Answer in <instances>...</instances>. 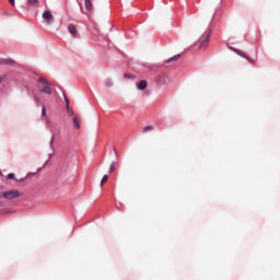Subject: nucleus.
Masks as SVG:
<instances>
[{"mask_svg": "<svg viewBox=\"0 0 280 280\" xmlns=\"http://www.w3.org/2000/svg\"><path fill=\"white\" fill-rule=\"evenodd\" d=\"M37 89L38 91H40V93H46V95H51V86H49V82H47L45 78L38 79Z\"/></svg>", "mask_w": 280, "mask_h": 280, "instance_id": "f257e3e1", "label": "nucleus"}, {"mask_svg": "<svg viewBox=\"0 0 280 280\" xmlns=\"http://www.w3.org/2000/svg\"><path fill=\"white\" fill-rule=\"evenodd\" d=\"M21 192L19 190H9L0 192V198L4 200H14V198H20Z\"/></svg>", "mask_w": 280, "mask_h": 280, "instance_id": "f03ea898", "label": "nucleus"}, {"mask_svg": "<svg viewBox=\"0 0 280 280\" xmlns=\"http://www.w3.org/2000/svg\"><path fill=\"white\" fill-rule=\"evenodd\" d=\"M42 19H44L47 25H51V23H54V15L51 14V11H45L42 15Z\"/></svg>", "mask_w": 280, "mask_h": 280, "instance_id": "7ed1b4c3", "label": "nucleus"}, {"mask_svg": "<svg viewBox=\"0 0 280 280\" xmlns=\"http://www.w3.org/2000/svg\"><path fill=\"white\" fill-rule=\"evenodd\" d=\"M207 45H209V34H205V35L201 37V40H200V49H207Z\"/></svg>", "mask_w": 280, "mask_h": 280, "instance_id": "20e7f679", "label": "nucleus"}, {"mask_svg": "<svg viewBox=\"0 0 280 280\" xmlns=\"http://www.w3.org/2000/svg\"><path fill=\"white\" fill-rule=\"evenodd\" d=\"M68 32L71 34V36H73V38H78V28L75 27V25L70 24L68 26Z\"/></svg>", "mask_w": 280, "mask_h": 280, "instance_id": "39448f33", "label": "nucleus"}, {"mask_svg": "<svg viewBox=\"0 0 280 280\" xmlns=\"http://www.w3.org/2000/svg\"><path fill=\"white\" fill-rule=\"evenodd\" d=\"M159 84H168L170 77L167 74H162L158 78Z\"/></svg>", "mask_w": 280, "mask_h": 280, "instance_id": "423d86ee", "label": "nucleus"}, {"mask_svg": "<svg viewBox=\"0 0 280 280\" xmlns=\"http://www.w3.org/2000/svg\"><path fill=\"white\" fill-rule=\"evenodd\" d=\"M138 89L139 91H145V89H148V81L145 80L140 81L138 84Z\"/></svg>", "mask_w": 280, "mask_h": 280, "instance_id": "0eeeda50", "label": "nucleus"}, {"mask_svg": "<svg viewBox=\"0 0 280 280\" xmlns=\"http://www.w3.org/2000/svg\"><path fill=\"white\" fill-rule=\"evenodd\" d=\"M88 12H93V0H84Z\"/></svg>", "mask_w": 280, "mask_h": 280, "instance_id": "6e6552de", "label": "nucleus"}, {"mask_svg": "<svg viewBox=\"0 0 280 280\" xmlns=\"http://www.w3.org/2000/svg\"><path fill=\"white\" fill-rule=\"evenodd\" d=\"M236 54H238V56H242L243 58H246V60H248L249 62L255 63V61L250 58H248V56H246V52H242L240 50L236 51Z\"/></svg>", "mask_w": 280, "mask_h": 280, "instance_id": "1a4fd4ad", "label": "nucleus"}, {"mask_svg": "<svg viewBox=\"0 0 280 280\" xmlns=\"http://www.w3.org/2000/svg\"><path fill=\"white\" fill-rule=\"evenodd\" d=\"M27 5L28 8H36V5H38V0H28Z\"/></svg>", "mask_w": 280, "mask_h": 280, "instance_id": "9d476101", "label": "nucleus"}, {"mask_svg": "<svg viewBox=\"0 0 280 280\" xmlns=\"http://www.w3.org/2000/svg\"><path fill=\"white\" fill-rule=\"evenodd\" d=\"M0 65H14L12 59H0Z\"/></svg>", "mask_w": 280, "mask_h": 280, "instance_id": "9b49d317", "label": "nucleus"}, {"mask_svg": "<svg viewBox=\"0 0 280 280\" xmlns=\"http://www.w3.org/2000/svg\"><path fill=\"white\" fill-rule=\"evenodd\" d=\"M73 126L77 130H80V119L78 117L73 118Z\"/></svg>", "mask_w": 280, "mask_h": 280, "instance_id": "f8f14e48", "label": "nucleus"}, {"mask_svg": "<svg viewBox=\"0 0 280 280\" xmlns=\"http://www.w3.org/2000/svg\"><path fill=\"white\" fill-rule=\"evenodd\" d=\"M176 60H180V55H175L174 57L170 58L167 62H176Z\"/></svg>", "mask_w": 280, "mask_h": 280, "instance_id": "ddd939ff", "label": "nucleus"}, {"mask_svg": "<svg viewBox=\"0 0 280 280\" xmlns=\"http://www.w3.org/2000/svg\"><path fill=\"white\" fill-rule=\"evenodd\" d=\"M108 182V175H104L102 180H101V187H104V183Z\"/></svg>", "mask_w": 280, "mask_h": 280, "instance_id": "4468645a", "label": "nucleus"}, {"mask_svg": "<svg viewBox=\"0 0 280 280\" xmlns=\"http://www.w3.org/2000/svg\"><path fill=\"white\" fill-rule=\"evenodd\" d=\"M5 80H8V74H1L0 75V84H3V82H5Z\"/></svg>", "mask_w": 280, "mask_h": 280, "instance_id": "2eb2a0df", "label": "nucleus"}, {"mask_svg": "<svg viewBox=\"0 0 280 280\" xmlns=\"http://www.w3.org/2000/svg\"><path fill=\"white\" fill-rule=\"evenodd\" d=\"M152 130H154V127H152V126H147L143 128V132H150Z\"/></svg>", "mask_w": 280, "mask_h": 280, "instance_id": "dca6fc26", "label": "nucleus"}, {"mask_svg": "<svg viewBox=\"0 0 280 280\" xmlns=\"http://www.w3.org/2000/svg\"><path fill=\"white\" fill-rule=\"evenodd\" d=\"M108 172L109 174H113V172H115V162L110 164Z\"/></svg>", "mask_w": 280, "mask_h": 280, "instance_id": "f3484780", "label": "nucleus"}, {"mask_svg": "<svg viewBox=\"0 0 280 280\" xmlns=\"http://www.w3.org/2000/svg\"><path fill=\"white\" fill-rule=\"evenodd\" d=\"M7 178H9L10 180H14V173L8 174Z\"/></svg>", "mask_w": 280, "mask_h": 280, "instance_id": "a211bd4d", "label": "nucleus"}, {"mask_svg": "<svg viewBox=\"0 0 280 280\" xmlns=\"http://www.w3.org/2000/svg\"><path fill=\"white\" fill-rule=\"evenodd\" d=\"M42 115H43V117H45L47 115V109H45V105H43Z\"/></svg>", "mask_w": 280, "mask_h": 280, "instance_id": "6ab92c4d", "label": "nucleus"}, {"mask_svg": "<svg viewBox=\"0 0 280 280\" xmlns=\"http://www.w3.org/2000/svg\"><path fill=\"white\" fill-rule=\"evenodd\" d=\"M125 78L131 79V78H135V75H132V74H130V73H125Z\"/></svg>", "mask_w": 280, "mask_h": 280, "instance_id": "aec40b11", "label": "nucleus"}, {"mask_svg": "<svg viewBox=\"0 0 280 280\" xmlns=\"http://www.w3.org/2000/svg\"><path fill=\"white\" fill-rule=\"evenodd\" d=\"M66 106L69 109V98H66Z\"/></svg>", "mask_w": 280, "mask_h": 280, "instance_id": "412c9836", "label": "nucleus"}, {"mask_svg": "<svg viewBox=\"0 0 280 280\" xmlns=\"http://www.w3.org/2000/svg\"><path fill=\"white\" fill-rule=\"evenodd\" d=\"M9 3H11V5H15V1L14 0H9Z\"/></svg>", "mask_w": 280, "mask_h": 280, "instance_id": "4be33fe9", "label": "nucleus"}, {"mask_svg": "<svg viewBox=\"0 0 280 280\" xmlns=\"http://www.w3.org/2000/svg\"><path fill=\"white\" fill-rule=\"evenodd\" d=\"M108 86H112V83H107Z\"/></svg>", "mask_w": 280, "mask_h": 280, "instance_id": "5701e85b", "label": "nucleus"}, {"mask_svg": "<svg viewBox=\"0 0 280 280\" xmlns=\"http://www.w3.org/2000/svg\"><path fill=\"white\" fill-rule=\"evenodd\" d=\"M0 207H3V203H2V202H0Z\"/></svg>", "mask_w": 280, "mask_h": 280, "instance_id": "b1692460", "label": "nucleus"}, {"mask_svg": "<svg viewBox=\"0 0 280 280\" xmlns=\"http://www.w3.org/2000/svg\"><path fill=\"white\" fill-rule=\"evenodd\" d=\"M0 189H3V186L0 185Z\"/></svg>", "mask_w": 280, "mask_h": 280, "instance_id": "393cba45", "label": "nucleus"}, {"mask_svg": "<svg viewBox=\"0 0 280 280\" xmlns=\"http://www.w3.org/2000/svg\"><path fill=\"white\" fill-rule=\"evenodd\" d=\"M120 206H117V208L119 209V207H121V203H119Z\"/></svg>", "mask_w": 280, "mask_h": 280, "instance_id": "a878e982", "label": "nucleus"}, {"mask_svg": "<svg viewBox=\"0 0 280 280\" xmlns=\"http://www.w3.org/2000/svg\"><path fill=\"white\" fill-rule=\"evenodd\" d=\"M120 206H117V208L119 209V207H121V203H119Z\"/></svg>", "mask_w": 280, "mask_h": 280, "instance_id": "bb28decb", "label": "nucleus"}, {"mask_svg": "<svg viewBox=\"0 0 280 280\" xmlns=\"http://www.w3.org/2000/svg\"><path fill=\"white\" fill-rule=\"evenodd\" d=\"M120 206H117V208L119 209V207H121V203H119Z\"/></svg>", "mask_w": 280, "mask_h": 280, "instance_id": "cd10ccee", "label": "nucleus"}, {"mask_svg": "<svg viewBox=\"0 0 280 280\" xmlns=\"http://www.w3.org/2000/svg\"><path fill=\"white\" fill-rule=\"evenodd\" d=\"M0 176H1V172H0Z\"/></svg>", "mask_w": 280, "mask_h": 280, "instance_id": "c85d7f7f", "label": "nucleus"}]
</instances>
